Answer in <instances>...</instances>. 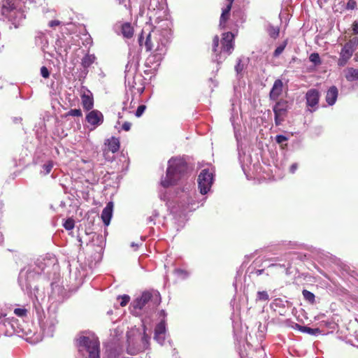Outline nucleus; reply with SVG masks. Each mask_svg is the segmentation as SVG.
Here are the masks:
<instances>
[{"instance_id":"nucleus-1","label":"nucleus","mask_w":358,"mask_h":358,"mask_svg":"<svg viewBox=\"0 0 358 358\" xmlns=\"http://www.w3.org/2000/svg\"><path fill=\"white\" fill-rule=\"evenodd\" d=\"M189 167L183 158L171 157L168 162L166 176L161 180V185L167 188L175 185L188 173Z\"/></svg>"},{"instance_id":"nucleus-2","label":"nucleus","mask_w":358,"mask_h":358,"mask_svg":"<svg viewBox=\"0 0 358 358\" xmlns=\"http://www.w3.org/2000/svg\"><path fill=\"white\" fill-rule=\"evenodd\" d=\"M171 38V30L166 26L164 28L155 27L145 37L144 45L148 51H159L164 49L166 52L167 46Z\"/></svg>"},{"instance_id":"nucleus-3","label":"nucleus","mask_w":358,"mask_h":358,"mask_svg":"<svg viewBox=\"0 0 358 358\" xmlns=\"http://www.w3.org/2000/svg\"><path fill=\"white\" fill-rule=\"evenodd\" d=\"M57 259L54 256L43 257L38 259L35 264V267L32 271H21L18 277V282L21 287H26V289H31V278H33L36 274L39 275L44 272L46 268L54 266Z\"/></svg>"},{"instance_id":"nucleus-4","label":"nucleus","mask_w":358,"mask_h":358,"mask_svg":"<svg viewBox=\"0 0 358 358\" xmlns=\"http://www.w3.org/2000/svg\"><path fill=\"white\" fill-rule=\"evenodd\" d=\"M0 15L3 20L7 19L17 28L25 18L24 11L22 10V1L3 0L0 8Z\"/></svg>"},{"instance_id":"nucleus-5","label":"nucleus","mask_w":358,"mask_h":358,"mask_svg":"<svg viewBox=\"0 0 358 358\" xmlns=\"http://www.w3.org/2000/svg\"><path fill=\"white\" fill-rule=\"evenodd\" d=\"M78 352L85 358H100V344L94 335H81L76 339Z\"/></svg>"},{"instance_id":"nucleus-6","label":"nucleus","mask_w":358,"mask_h":358,"mask_svg":"<svg viewBox=\"0 0 358 358\" xmlns=\"http://www.w3.org/2000/svg\"><path fill=\"white\" fill-rule=\"evenodd\" d=\"M160 303L161 296L158 291L144 292L139 298L132 303L133 311H135L136 314H139V311L143 309L145 310H154Z\"/></svg>"},{"instance_id":"nucleus-7","label":"nucleus","mask_w":358,"mask_h":358,"mask_svg":"<svg viewBox=\"0 0 358 358\" xmlns=\"http://www.w3.org/2000/svg\"><path fill=\"white\" fill-rule=\"evenodd\" d=\"M195 196L196 192L194 189V184L192 182L187 183L178 196V207L182 211L195 210L197 207L196 206V203L194 199Z\"/></svg>"},{"instance_id":"nucleus-8","label":"nucleus","mask_w":358,"mask_h":358,"mask_svg":"<svg viewBox=\"0 0 358 358\" xmlns=\"http://www.w3.org/2000/svg\"><path fill=\"white\" fill-rule=\"evenodd\" d=\"M358 47V37L350 39L344 44L339 53L337 64L340 67L345 66Z\"/></svg>"},{"instance_id":"nucleus-9","label":"nucleus","mask_w":358,"mask_h":358,"mask_svg":"<svg viewBox=\"0 0 358 358\" xmlns=\"http://www.w3.org/2000/svg\"><path fill=\"white\" fill-rule=\"evenodd\" d=\"M234 34L230 31L224 33L221 41L222 47L220 53L216 55L215 60L217 63L224 59L227 56L229 55L234 48Z\"/></svg>"},{"instance_id":"nucleus-10","label":"nucleus","mask_w":358,"mask_h":358,"mask_svg":"<svg viewBox=\"0 0 358 358\" xmlns=\"http://www.w3.org/2000/svg\"><path fill=\"white\" fill-rule=\"evenodd\" d=\"M290 106L289 102L285 99L278 100L273 106L274 113V120L276 126H280L285 121Z\"/></svg>"},{"instance_id":"nucleus-11","label":"nucleus","mask_w":358,"mask_h":358,"mask_svg":"<svg viewBox=\"0 0 358 358\" xmlns=\"http://www.w3.org/2000/svg\"><path fill=\"white\" fill-rule=\"evenodd\" d=\"M213 182V174L208 169H203L198 176V187L201 194H207Z\"/></svg>"},{"instance_id":"nucleus-12","label":"nucleus","mask_w":358,"mask_h":358,"mask_svg":"<svg viewBox=\"0 0 358 358\" xmlns=\"http://www.w3.org/2000/svg\"><path fill=\"white\" fill-rule=\"evenodd\" d=\"M150 337L146 334L144 329L143 336L141 338V343L136 344L132 340H128V345L127 348V353L131 355H136L141 352L148 349L150 345Z\"/></svg>"},{"instance_id":"nucleus-13","label":"nucleus","mask_w":358,"mask_h":358,"mask_svg":"<svg viewBox=\"0 0 358 358\" xmlns=\"http://www.w3.org/2000/svg\"><path fill=\"white\" fill-rule=\"evenodd\" d=\"M308 110L310 113L315 111L320 100V93L316 89H310L306 94Z\"/></svg>"},{"instance_id":"nucleus-14","label":"nucleus","mask_w":358,"mask_h":358,"mask_svg":"<svg viewBox=\"0 0 358 358\" xmlns=\"http://www.w3.org/2000/svg\"><path fill=\"white\" fill-rule=\"evenodd\" d=\"M166 52H164V49H160L159 51H154L146 59V66L156 69L162 62L163 57L165 55Z\"/></svg>"},{"instance_id":"nucleus-15","label":"nucleus","mask_w":358,"mask_h":358,"mask_svg":"<svg viewBox=\"0 0 358 358\" xmlns=\"http://www.w3.org/2000/svg\"><path fill=\"white\" fill-rule=\"evenodd\" d=\"M166 322L164 320H162L159 322L155 329L154 339L160 345H163L165 342L166 338Z\"/></svg>"},{"instance_id":"nucleus-16","label":"nucleus","mask_w":358,"mask_h":358,"mask_svg":"<svg viewBox=\"0 0 358 358\" xmlns=\"http://www.w3.org/2000/svg\"><path fill=\"white\" fill-rule=\"evenodd\" d=\"M87 122L96 128L103 122V115L98 110H92L86 115Z\"/></svg>"},{"instance_id":"nucleus-17","label":"nucleus","mask_w":358,"mask_h":358,"mask_svg":"<svg viewBox=\"0 0 358 358\" xmlns=\"http://www.w3.org/2000/svg\"><path fill=\"white\" fill-rule=\"evenodd\" d=\"M57 323L55 317L48 318L41 326L43 334L48 337H52Z\"/></svg>"},{"instance_id":"nucleus-18","label":"nucleus","mask_w":358,"mask_h":358,"mask_svg":"<svg viewBox=\"0 0 358 358\" xmlns=\"http://www.w3.org/2000/svg\"><path fill=\"white\" fill-rule=\"evenodd\" d=\"M17 320L14 317L4 318V316L0 315V325L2 324L6 327V334L11 335L15 331V326L17 325Z\"/></svg>"},{"instance_id":"nucleus-19","label":"nucleus","mask_w":358,"mask_h":358,"mask_svg":"<svg viewBox=\"0 0 358 358\" xmlns=\"http://www.w3.org/2000/svg\"><path fill=\"white\" fill-rule=\"evenodd\" d=\"M136 66H132V64L128 62L125 67V84L130 89L134 87V74L136 73Z\"/></svg>"},{"instance_id":"nucleus-20","label":"nucleus","mask_w":358,"mask_h":358,"mask_svg":"<svg viewBox=\"0 0 358 358\" xmlns=\"http://www.w3.org/2000/svg\"><path fill=\"white\" fill-rule=\"evenodd\" d=\"M282 81L280 79L275 80L269 93L270 99L272 101H277L279 96L282 94Z\"/></svg>"},{"instance_id":"nucleus-21","label":"nucleus","mask_w":358,"mask_h":358,"mask_svg":"<svg viewBox=\"0 0 358 358\" xmlns=\"http://www.w3.org/2000/svg\"><path fill=\"white\" fill-rule=\"evenodd\" d=\"M113 203L108 202L101 213V220L105 226H108L113 216Z\"/></svg>"},{"instance_id":"nucleus-22","label":"nucleus","mask_w":358,"mask_h":358,"mask_svg":"<svg viewBox=\"0 0 358 358\" xmlns=\"http://www.w3.org/2000/svg\"><path fill=\"white\" fill-rule=\"evenodd\" d=\"M56 49L59 55L63 57V60H66L69 49L71 46L65 44L64 38H59L56 41Z\"/></svg>"},{"instance_id":"nucleus-23","label":"nucleus","mask_w":358,"mask_h":358,"mask_svg":"<svg viewBox=\"0 0 358 358\" xmlns=\"http://www.w3.org/2000/svg\"><path fill=\"white\" fill-rule=\"evenodd\" d=\"M228 1L227 5L224 8L222 9V12L220 19V27L222 29L225 28L226 22L229 17L230 10L231 9L232 3L234 0H227Z\"/></svg>"},{"instance_id":"nucleus-24","label":"nucleus","mask_w":358,"mask_h":358,"mask_svg":"<svg viewBox=\"0 0 358 358\" xmlns=\"http://www.w3.org/2000/svg\"><path fill=\"white\" fill-rule=\"evenodd\" d=\"M338 95V91L336 87L331 86L327 92L326 101L329 106H333Z\"/></svg>"},{"instance_id":"nucleus-25","label":"nucleus","mask_w":358,"mask_h":358,"mask_svg":"<svg viewBox=\"0 0 358 358\" xmlns=\"http://www.w3.org/2000/svg\"><path fill=\"white\" fill-rule=\"evenodd\" d=\"M83 107L85 110H91L94 106V100L92 94L89 92V94H83L81 96Z\"/></svg>"},{"instance_id":"nucleus-26","label":"nucleus","mask_w":358,"mask_h":358,"mask_svg":"<svg viewBox=\"0 0 358 358\" xmlns=\"http://www.w3.org/2000/svg\"><path fill=\"white\" fill-rule=\"evenodd\" d=\"M96 57L94 55L87 54L82 59L81 65L87 71V69L94 63Z\"/></svg>"},{"instance_id":"nucleus-27","label":"nucleus","mask_w":358,"mask_h":358,"mask_svg":"<svg viewBox=\"0 0 358 358\" xmlns=\"http://www.w3.org/2000/svg\"><path fill=\"white\" fill-rule=\"evenodd\" d=\"M121 32L124 37L127 38H130L134 35V29L131 27V24L129 22H125L122 24L121 28Z\"/></svg>"},{"instance_id":"nucleus-28","label":"nucleus","mask_w":358,"mask_h":358,"mask_svg":"<svg viewBox=\"0 0 358 358\" xmlns=\"http://www.w3.org/2000/svg\"><path fill=\"white\" fill-rule=\"evenodd\" d=\"M345 76L346 80L350 82L358 80V69L348 68L345 71Z\"/></svg>"},{"instance_id":"nucleus-29","label":"nucleus","mask_w":358,"mask_h":358,"mask_svg":"<svg viewBox=\"0 0 358 358\" xmlns=\"http://www.w3.org/2000/svg\"><path fill=\"white\" fill-rule=\"evenodd\" d=\"M108 148L110 151L115 153L120 148V141L118 138L112 137L110 139L108 140Z\"/></svg>"},{"instance_id":"nucleus-30","label":"nucleus","mask_w":358,"mask_h":358,"mask_svg":"<svg viewBox=\"0 0 358 358\" xmlns=\"http://www.w3.org/2000/svg\"><path fill=\"white\" fill-rule=\"evenodd\" d=\"M292 255V254L291 253H289V254H287L285 255L286 257V260L287 261V264H277V263H274V264H271L269 265L268 267H280V268H285L286 269V271H287L290 267H291V258L290 257Z\"/></svg>"},{"instance_id":"nucleus-31","label":"nucleus","mask_w":358,"mask_h":358,"mask_svg":"<svg viewBox=\"0 0 358 358\" xmlns=\"http://www.w3.org/2000/svg\"><path fill=\"white\" fill-rule=\"evenodd\" d=\"M299 330L303 333H307L310 335H317L320 333V330L318 328H310L306 326H299L297 324Z\"/></svg>"},{"instance_id":"nucleus-32","label":"nucleus","mask_w":358,"mask_h":358,"mask_svg":"<svg viewBox=\"0 0 358 358\" xmlns=\"http://www.w3.org/2000/svg\"><path fill=\"white\" fill-rule=\"evenodd\" d=\"M302 294H303L304 299L306 301L309 302L310 303L313 304L315 302V294L313 293H312L311 292L306 290V289H303L302 291Z\"/></svg>"},{"instance_id":"nucleus-33","label":"nucleus","mask_w":358,"mask_h":358,"mask_svg":"<svg viewBox=\"0 0 358 358\" xmlns=\"http://www.w3.org/2000/svg\"><path fill=\"white\" fill-rule=\"evenodd\" d=\"M267 31H268V35L271 38H276L279 36L280 29L278 27L269 25L267 28Z\"/></svg>"},{"instance_id":"nucleus-34","label":"nucleus","mask_w":358,"mask_h":358,"mask_svg":"<svg viewBox=\"0 0 358 358\" xmlns=\"http://www.w3.org/2000/svg\"><path fill=\"white\" fill-rule=\"evenodd\" d=\"M287 41L285 40L279 46H278L273 52V57H279L281 55V53L284 51L285 48L287 46Z\"/></svg>"},{"instance_id":"nucleus-35","label":"nucleus","mask_w":358,"mask_h":358,"mask_svg":"<svg viewBox=\"0 0 358 358\" xmlns=\"http://www.w3.org/2000/svg\"><path fill=\"white\" fill-rule=\"evenodd\" d=\"M309 60L315 65H320L322 63L320 55L317 52H313L309 57Z\"/></svg>"},{"instance_id":"nucleus-36","label":"nucleus","mask_w":358,"mask_h":358,"mask_svg":"<svg viewBox=\"0 0 358 358\" xmlns=\"http://www.w3.org/2000/svg\"><path fill=\"white\" fill-rule=\"evenodd\" d=\"M74 226L75 222L72 218H68L63 224V227L68 231L73 229Z\"/></svg>"},{"instance_id":"nucleus-37","label":"nucleus","mask_w":358,"mask_h":358,"mask_svg":"<svg viewBox=\"0 0 358 358\" xmlns=\"http://www.w3.org/2000/svg\"><path fill=\"white\" fill-rule=\"evenodd\" d=\"M268 299L269 296L266 291H259L257 292V300L266 301Z\"/></svg>"},{"instance_id":"nucleus-38","label":"nucleus","mask_w":358,"mask_h":358,"mask_svg":"<svg viewBox=\"0 0 358 358\" xmlns=\"http://www.w3.org/2000/svg\"><path fill=\"white\" fill-rule=\"evenodd\" d=\"M14 313L18 317H24L27 315V310L24 308H15Z\"/></svg>"},{"instance_id":"nucleus-39","label":"nucleus","mask_w":358,"mask_h":358,"mask_svg":"<svg viewBox=\"0 0 358 358\" xmlns=\"http://www.w3.org/2000/svg\"><path fill=\"white\" fill-rule=\"evenodd\" d=\"M160 3L158 0H150V4L148 6V9L150 10H155L157 8L159 9Z\"/></svg>"},{"instance_id":"nucleus-40","label":"nucleus","mask_w":358,"mask_h":358,"mask_svg":"<svg viewBox=\"0 0 358 358\" xmlns=\"http://www.w3.org/2000/svg\"><path fill=\"white\" fill-rule=\"evenodd\" d=\"M219 41L218 36H215L213 40V51L215 53L218 52Z\"/></svg>"},{"instance_id":"nucleus-41","label":"nucleus","mask_w":358,"mask_h":358,"mask_svg":"<svg viewBox=\"0 0 358 358\" xmlns=\"http://www.w3.org/2000/svg\"><path fill=\"white\" fill-rule=\"evenodd\" d=\"M52 167H53V164L52 162H48L45 163V164H43V169L45 171V175L50 173Z\"/></svg>"},{"instance_id":"nucleus-42","label":"nucleus","mask_w":358,"mask_h":358,"mask_svg":"<svg viewBox=\"0 0 358 358\" xmlns=\"http://www.w3.org/2000/svg\"><path fill=\"white\" fill-rule=\"evenodd\" d=\"M67 115L73 117H81L82 111L80 109H71L68 112Z\"/></svg>"},{"instance_id":"nucleus-43","label":"nucleus","mask_w":358,"mask_h":358,"mask_svg":"<svg viewBox=\"0 0 358 358\" xmlns=\"http://www.w3.org/2000/svg\"><path fill=\"white\" fill-rule=\"evenodd\" d=\"M118 298L121 299L120 304L122 307L125 306L129 303L130 299L129 296L126 294L120 296Z\"/></svg>"},{"instance_id":"nucleus-44","label":"nucleus","mask_w":358,"mask_h":358,"mask_svg":"<svg viewBox=\"0 0 358 358\" xmlns=\"http://www.w3.org/2000/svg\"><path fill=\"white\" fill-rule=\"evenodd\" d=\"M145 108H146V106L145 105H140L136 111L135 115L137 117H141L143 115V113H144Z\"/></svg>"},{"instance_id":"nucleus-45","label":"nucleus","mask_w":358,"mask_h":358,"mask_svg":"<svg viewBox=\"0 0 358 358\" xmlns=\"http://www.w3.org/2000/svg\"><path fill=\"white\" fill-rule=\"evenodd\" d=\"M288 140V138L284 135H277L275 136V141L278 143H282L285 141H287Z\"/></svg>"},{"instance_id":"nucleus-46","label":"nucleus","mask_w":358,"mask_h":358,"mask_svg":"<svg viewBox=\"0 0 358 358\" xmlns=\"http://www.w3.org/2000/svg\"><path fill=\"white\" fill-rule=\"evenodd\" d=\"M243 64H241V60L239 59L236 65L235 66V70L238 74L241 73L243 70Z\"/></svg>"},{"instance_id":"nucleus-47","label":"nucleus","mask_w":358,"mask_h":358,"mask_svg":"<svg viewBox=\"0 0 358 358\" xmlns=\"http://www.w3.org/2000/svg\"><path fill=\"white\" fill-rule=\"evenodd\" d=\"M175 272L178 275L181 276L183 278L188 276V273L186 271L180 268L176 269Z\"/></svg>"},{"instance_id":"nucleus-48","label":"nucleus","mask_w":358,"mask_h":358,"mask_svg":"<svg viewBox=\"0 0 358 358\" xmlns=\"http://www.w3.org/2000/svg\"><path fill=\"white\" fill-rule=\"evenodd\" d=\"M41 74L43 78H47L50 76V72L48 69L43 66L41 68Z\"/></svg>"},{"instance_id":"nucleus-49","label":"nucleus","mask_w":358,"mask_h":358,"mask_svg":"<svg viewBox=\"0 0 358 358\" xmlns=\"http://www.w3.org/2000/svg\"><path fill=\"white\" fill-rule=\"evenodd\" d=\"M158 213H157L156 211H155L152 214V216L149 217L148 219V224L150 223H152V224H155V222H154V220H155V217H157L158 216Z\"/></svg>"},{"instance_id":"nucleus-50","label":"nucleus","mask_w":358,"mask_h":358,"mask_svg":"<svg viewBox=\"0 0 358 358\" xmlns=\"http://www.w3.org/2000/svg\"><path fill=\"white\" fill-rule=\"evenodd\" d=\"M59 24H60V21H59V20H51V21H50V22H49V23H48V25H49V27H55L58 26V25H59Z\"/></svg>"},{"instance_id":"nucleus-51","label":"nucleus","mask_w":358,"mask_h":358,"mask_svg":"<svg viewBox=\"0 0 358 358\" xmlns=\"http://www.w3.org/2000/svg\"><path fill=\"white\" fill-rule=\"evenodd\" d=\"M131 124L129 122H125L123 124H122V129L124 130V131H129L130 129H131Z\"/></svg>"},{"instance_id":"nucleus-52","label":"nucleus","mask_w":358,"mask_h":358,"mask_svg":"<svg viewBox=\"0 0 358 358\" xmlns=\"http://www.w3.org/2000/svg\"><path fill=\"white\" fill-rule=\"evenodd\" d=\"M297 168H298V164L296 163L292 164L289 168L290 173H294L295 171H296Z\"/></svg>"},{"instance_id":"nucleus-53","label":"nucleus","mask_w":358,"mask_h":358,"mask_svg":"<svg viewBox=\"0 0 358 358\" xmlns=\"http://www.w3.org/2000/svg\"><path fill=\"white\" fill-rule=\"evenodd\" d=\"M352 31L355 34H358V22H354L352 24Z\"/></svg>"},{"instance_id":"nucleus-54","label":"nucleus","mask_w":358,"mask_h":358,"mask_svg":"<svg viewBox=\"0 0 358 358\" xmlns=\"http://www.w3.org/2000/svg\"><path fill=\"white\" fill-rule=\"evenodd\" d=\"M159 197L161 200L166 201L168 200V197L165 193L160 192Z\"/></svg>"},{"instance_id":"nucleus-55","label":"nucleus","mask_w":358,"mask_h":358,"mask_svg":"<svg viewBox=\"0 0 358 358\" xmlns=\"http://www.w3.org/2000/svg\"><path fill=\"white\" fill-rule=\"evenodd\" d=\"M264 272V269H256L255 271H254V273L259 276L260 275H262Z\"/></svg>"},{"instance_id":"nucleus-56","label":"nucleus","mask_w":358,"mask_h":358,"mask_svg":"<svg viewBox=\"0 0 358 358\" xmlns=\"http://www.w3.org/2000/svg\"><path fill=\"white\" fill-rule=\"evenodd\" d=\"M145 34V31H143L141 35L140 36L139 38H138V41H139V44L141 46L143 45V34Z\"/></svg>"},{"instance_id":"nucleus-57","label":"nucleus","mask_w":358,"mask_h":358,"mask_svg":"<svg viewBox=\"0 0 358 358\" xmlns=\"http://www.w3.org/2000/svg\"><path fill=\"white\" fill-rule=\"evenodd\" d=\"M139 245L138 243H135L134 242H132L131 243V247L134 248V250H136L138 248Z\"/></svg>"},{"instance_id":"nucleus-58","label":"nucleus","mask_w":358,"mask_h":358,"mask_svg":"<svg viewBox=\"0 0 358 358\" xmlns=\"http://www.w3.org/2000/svg\"><path fill=\"white\" fill-rule=\"evenodd\" d=\"M354 60L357 62H358V52L355 54Z\"/></svg>"},{"instance_id":"nucleus-59","label":"nucleus","mask_w":358,"mask_h":358,"mask_svg":"<svg viewBox=\"0 0 358 358\" xmlns=\"http://www.w3.org/2000/svg\"><path fill=\"white\" fill-rule=\"evenodd\" d=\"M160 315H161V316H163L164 317H165V316H166L165 311H164V310H161V312H160Z\"/></svg>"},{"instance_id":"nucleus-60","label":"nucleus","mask_w":358,"mask_h":358,"mask_svg":"<svg viewBox=\"0 0 358 358\" xmlns=\"http://www.w3.org/2000/svg\"><path fill=\"white\" fill-rule=\"evenodd\" d=\"M21 120H22V119H21L20 117V118H17V117H16V118H15V122H19V121H21Z\"/></svg>"},{"instance_id":"nucleus-61","label":"nucleus","mask_w":358,"mask_h":358,"mask_svg":"<svg viewBox=\"0 0 358 358\" xmlns=\"http://www.w3.org/2000/svg\"><path fill=\"white\" fill-rule=\"evenodd\" d=\"M118 117L119 118H122V116L121 115L120 113H119V114H118Z\"/></svg>"},{"instance_id":"nucleus-62","label":"nucleus","mask_w":358,"mask_h":358,"mask_svg":"<svg viewBox=\"0 0 358 358\" xmlns=\"http://www.w3.org/2000/svg\"><path fill=\"white\" fill-rule=\"evenodd\" d=\"M118 1H119L120 3H122L124 2V0H118Z\"/></svg>"},{"instance_id":"nucleus-63","label":"nucleus","mask_w":358,"mask_h":358,"mask_svg":"<svg viewBox=\"0 0 358 358\" xmlns=\"http://www.w3.org/2000/svg\"><path fill=\"white\" fill-rule=\"evenodd\" d=\"M143 88H142L141 90H140V92H143Z\"/></svg>"},{"instance_id":"nucleus-64","label":"nucleus","mask_w":358,"mask_h":358,"mask_svg":"<svg viewBox=\"0 0 358 358\" xmlns=\"http://www.w3.org/2000/svg\"><path fill=\"white\" fill-rule=\"evenodd\" d=\"M357 347H358V345H357Z\"/></svg>"}]
</instances>
